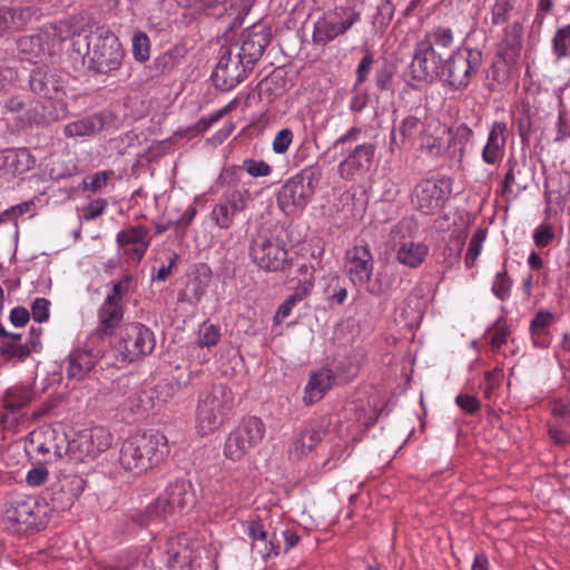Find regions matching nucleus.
Masks as SVG:
<instances>
[{
	"label": "nucleus",
	"instance_id": "41",
	"mask_svg": "<svg viewBox=\"0 0 570 570\" xmlns=\"http://www.w3.org/2000/svg\"><path fill=\"white\" fill-rule=\"evenodd\" d=\"M4 108L8 112L17 115V118L22 126L31 125L32 122H37L40 119L38 107L30 106L29 108H26L24 102L18 97L8 99L6 101Z\"/></svg>",
	"mask_w": 570,
	"mask_h": 570
},
{
	"label": "nucleus",
	"instance_id": "55",
	"mask_svg": "<svg viewBox=\"0 0 570 570\" xmlns=\"http://www.w3.org/2000/svg\"><path fill=\"white\" fill-rule=\"evenodd\" d=\"M220 340L219 328L215 325H204L199 332L198 344L204 347L215 346Z\"/></svg>",
	"mask_w": 570,
	"mask_h": 570
},
{
	"label": "nucleus",
	"instance_id": "27",
	"mask_svg": "<svg viewBox=\"0 0 570 570\" xmlns=\"http://www.w3.org/2000/svg\"><path fill=\"white\" fill-rule=\"evenodd\" d=\"M40 347L39 333L35 334L31 330L30 337L22 342L20 334H10L0 346V354L6 358H17L19 361L28 357L32 352H37Z\"/></svg>",
	"mask_w": 570,
	"mask_h": 570
},
{
	"label": "nucleus",
	"instance_id": "35",
	"mask_svg": "<svg viewBox=\"0 0 570 570\" xmlns=\"http://www.w3.org/2000/svg\"><path fill=\"white\" fill-rule=\"evenodd\" d=\"M98 362L97 356L89 350H73L68 356L66 372L69 379L82 380Z\"/></svg>",
	"mask_w": 570,
	"mask_h": 570
},
{
	"label": "nucleus",
	"instance_id": "24",
	"mask_svg": "<svg viewBox=\"0 0 570 570\" xmlns=\"http://www.w3.org/2000/svg\"><path fill=\"white\" fill-rule=\"evenodd\" d=\"M245 533L250 539L252 548L256 550L263 560L277 557L281 552V546L275 534L269 535L263 523L258 519L247 522Z\"/></svg>",
	"mask_w": 570,
	"mask_h": 570
},
{
	"label": "nucleus",
	"instance_id": "56",
	"mask_svg": "<svg viewBox=\"0 0 570 570\" xmlns=\"http://www.w3.org/2000/svg\"><path fill=\"white\" fill-rule=\"evenodd\" d=\"M111 173L99 171L91 176H88L83 180V188L91 191H97L104 188L110 179Z\"/></svg>",
	"mask_w": 570,
	"mask_h": 570
},
{
	"label": "nucleus",
	"instance_id": "25",
	"mask_svg": "<svg viewBox=\"0 0 570 570\" xmlns=\"http://www.w3.org/2000/svg\"><path fill=\"white\" fill-rule=\"evenodd\" d=\"M178 3L198 10L214 9L213 14L216 16L229 12L236 17H244L249 12L254 0H178Z\"/></svg>",
	"mask_w": 570,
	"mask_h": 570
},
{
	"label": "nucleus",
	"instance_id": "57",
	"mask_svg": "<svg viewBox=\"0 0 570 570\" xmlns=\"http://www.w3.org/2000/svg\"><path fill=\"white\" fill-rule=\"evenodd\" d=\"M373 62V53L366 52L361 59L356 70V80L358 83L364 82L367 79L372 70Z\"/></svg>",
	"mask_w": 570,
	"mask_h": 570
},
{
	"label": "nucleus",
	"instance_id": "1",
	"mask_svg": "<svg viewBox=\"0 0 570 570\" xmlns=\"http://www.w3.org/2000/svg\"><path fill=\"white\" fill-rule=\"evenodd\" d=\"M168 452L167 438L164 434H137L122 443L119 463L125 470L140 474L160 463Z\"/></svg>",
	"mask_w": 570,
	"mask_h": 570
},
{
	"label": "nucleus",
	"instance_id": "54",
	"mask_svg": "<svg viewBox=\"0 0 570 570\" xmlns=\"http://www.w3.org/2000/svg\"><path fill=\"white\" fill-rule=\"evenodd\" d=\"M50 302L43 297H37L31 304V316L37 323H42L49 320L50 316Z\"/></svg>",
	"mask_w": 570,
	"mask_h": 570
},
{
	"label": "nucleus",
	"instance_id": "14",
	"mask_svg": "<svg viewBox=\"0 0 570 570\" xmlns=\"http://www.w3.org/2000/svg\"><path fill=\"white\" fill-rule=\"evenodd\" d=\"M451 194L446 180L426 179L419 183L413 193V204L422 214L434 215L441 210Z\"/></svg>",
	"mask_w": 570,
	"mask_h": 570
},
{
	"label": "nucleus",
	"instance_id": "10",
	"mask_svg": "<svg viewBox=\"0 0 570 570\" xmlns=\"http://www.w3.org/2000/svg\"><path fill=\"white\" fill-rule=\"evenodd\" d=\"M249 253L257 266L267 272L281 271L287 263L283 243L267 233H259L253 238Z\"/></svg>",
	"mask_w": 570,
	"mask_h": 570
},
{
	"label": "nucleus",
	"instance_id": "59",
	"mask_svg": "<svg viewBox=\"0 0 570 570\" xmlns=\"http://www.w3.org/2000/svg\"><path fill=\"white\" fill-rule=\"evenodd\" d=\"M456 404L466 413H474L480 409V402L472 395H458L455 397Z\"/></svg>",
	"mask_w": 570,
	"mask_h": 570
},
{
	"label": "nucleus",
	"instance_id": "6",
	"mask_svg": "<svg viewBox=\"0 0 570 570\" xmlns=\"http://www.w3.org/2000/svg\"><path fill=\"white\" fill-rule=\"evenodd\" d=\"M266 434L265 423L257 416H247L227 435L224 444L226 459L237 462L257 448Z\"/></svg>",
	"mask_w": 570,
	"mask_h": 570
},
{
	"label": "nucleus",
	"instance_id": "26",
	"mask_svg": "<svg viewBox=\"0 0 570 570\" xmlns=\"http://www.w3.org/2000/svg\"><path fill=\"white\" fill-rule=\"evenodd\" d=\"M166 564L169 570H196L194 551L186 539L171 538L166 543Z\"/></svg>",
	"mask_w": 570,
	"mask_h": 570
},
{
	"label": "nucleus",
	"instance_id": "19",
	"mask_svg": "<svg viewBox=\"0 0 570 570\" xmlns=\"http://www.w3.org/2000/svg\"><path fill=\"white\" fill-rule=\"evenodd\" d=\"M116 242L124 255L139 263L150 245L149 229L141 225L130 226L117 234Z\"/></svg>",
	"mask_w": 570,
	"mask_h": 570
},
{
	"label": "nucleus",
	"instance_id": "18",
	"mask_svg": "<svg viewBox=\"0 0 570 570\" xmlns=\"http://www.w3.org/2000/svg\"><path fill=\"white\" fill-rule=\"evenodd\" d=\"M249 200V193L242 189L226 191L219 203L213 208L210 216L215 224L223 229H228L237 213L244 210Z\"/></svg>",
	"mask_w": 570,
	"mask_h": 570
},
{
	"label": "nucleus",
	"instance_id": "28",
	"mask_svg": "<svg viewBox=\"0 0 570 570\" xmlns=\"http://www.w3.org/2000/svg\"><path fill=\"white\" fill-rule=\"evenodd\" d=\"M41 435L43 440L38 441L36 451L39 454L48 456L46 463L53 462L67 455L68 436L65 432L48 428Z\"/></svg>",
	"mask_w": 570,
	"mask_h": 570
},
{
	"label": "nucleus",
	"instance_id": "47",
	"mask_svg": "<svg viewBox=\"0 0 570 570\" xmlns=\"http://www.w3.org/2000/svg\"><path fill=\"white\" fill-rule=\"evenodd\" d=\"M132 55L137 61L145 62L150 58V41L145 32H137L132 37Z\"/></svg>",
	"mask_w": 570,
	"mask_h": 570
},
{
	"label": "nucleus",
	"instance_id": "62",
	"mask_svg": "<svg viewBox=\"0 0 570 570\" xmlns=\"http://www.w3.org/2000/svg\"><path fill=\"white\" fill-rule=\"evenodd\" d=\"M362 129L360 127L353 126L333 142V147L337 148L346 142L357 141L360 139Z\"/></svg>",
	"mask_w": 570,
	"mask_h": 570
},
{
	"label": "nucleus",
	"instance_id": "2",
	"mask_svg": "<svg viewBox=\"0 0 570 570\" xmlns=\"http://www.w3.org/2000/svg\"><path fill=\"white\" fill-rule=\"evenodd\" d=\"M234 406V394L224 384H212L198 395L196 431L200 436L217 432L227 421Z\"/></svg>",
	"mask_w": 570,
	"mask_h": 570
},
{
	"label": "nucleus",
	"instance_id": "48",
	"mask_svg": "<svg viewBox=\"0 0 570 570\" xmlns=\"http://www.w3.org/2000/svg\"><path fill=\"white\" fill-rule=\"evenodd\" d=\"M556 238L554 230L551 225L547 223L539 224L532 234V239L535 247L542 249L550 246Z\"/></svg>",
	"mask_w": 570,
	"mask_h": 570
},
{
	"label": "nucleus",
	"instance_id": "61",
	"mask_svg": "<svg viewBox=\"0 0 570 570\" xmlns=\"http://www.w3.org/2000/svg\"><path fill=\"white\" fill-rule=\"evenodd\" d=\"M544 200H546V215L550 216L552 212L556 210V207H562L561 195L557 191L546 189L544 191Z\"/></svg>",
	"mask_w": 570,
	"mask_h": 570
},
{
	"label": "nucleus",
	"instance_id": "3",
	"mask_svg": "<svg viewBox=\"0 0 570 570\" xmlns=\"http://www.w3.org/2000/svg\"><path fill=\"white\" fill-rule=\"evenodd\" d=\"M75 22L76 18L71 17L46 24L36 35L21 37L18 40L19 52L29 61L42 60L51 56L60 42L81 32Z\"/></svg>",
	"mask_w": 570,
	"mask_h": 570
},
{
	"label": "nucleus",
	"instance_id": "16",
	"mask_svg": "<svg viewBox=\"0 0 570 570\" xmlns=\"http://www.w3.org/2000/svg\"><path fill=\"white\" fill-rule=\"evenodd\" d=\"M376 147L372 142L355 146L337 165V175L348 181L362 178L371 168Z\"/></svg>",
	"mask_w": 570,
	"mask_h": 570
},
{
	"label": "nucleus",
	"instance_id": "15",
	"mask_svg": "<svg viewBox=\"0 0 570 570\" xmlns=\"http://www.w3.org/2000/svg\"><path fill=\"white\" fill-rule=\"evenodd\" d=\"M412 78L420 82H431L444 76V61L435 48L428 42L417 41L410 66Z\"/></svg>",
	"mask_w": 570,
	"mask_h": 570
},
{
	"label": "nucleus",
	"instance_id": "33",
	"mask_svg": "<svg viewBox=\"0 0 570 570\" xmlns=\"http://www.w3.org/2000/svg\"><path fill=\"white\" fill-rule=\"evenodd\" d=\"M334 382L335 376L328 368L312 373L305 386L304 403L309 405L322 400L326 392L332 389Z\"/></svg>",
	"mask_w": 570,
	"mask_h": 570
},
{
	"label": "nucleus",
	"instance_id": "44",
	"mask_svg": "<svg viewBox=\"0 0 570 570\" xmlns=\"http://www.w3.org/2000/svg\"><path fill=\"white\" fill-rule=\"evenodd\" d=\"M487 235L485 232L482 229H478L471 237L468 246V250L465 254L464 263L468 268H471L474 266L475 262L478 261L483 243L485 242Z\"/></svg>",
	"mask_w": 570,
	"mask_h": 570
},
{
	"label": "nucleus",
	"instance_id": "20",
	"mask_svg": "<svg viewBox=\"0 0 570 570\" xmlns=\"http://www.w3.org/2000/svg\"><path fill=\"white\" fill-rule=\"evenodd\" d=\"M345 268L355 285L366 284L373 273V257L367 246H354L346 253Z\"/></svg>",
	"mask_w": 570,
	"mask_h": 570
},
{
	"label": "nucleus",
	"instance_id": "32",
	"mask_svg": "<svg viewBox=\"0 0 570 570\" xmlns=\"http://www.w3.org/2000/svg\"><path fill=\"white\" fill-rule=\"evenodd\" d=\"M423 125L415 116L405 117L399 127L391 130L390 151L396 153L407 144H413L415 137L421 132Z\"/></svg>",
	"mask_w": 570,
	"mask_h": 570
},
{
	"label": "nucleus",
	"instance_id": "23",
	"mask_svg": "<svg viewBox=\"0 0 570 570\" xmlns=\"http://www.w3.org/2000/svg\"><path fill=\"white\" fill-rule=\"evenodd\" d=\"M271 42V29L266 27L248 29L243 38L238 57L252 67L263 56Z\"/></svg>",
	"mask_w": 570,
	"mask_h": 570
},
{
	"label": "nucleus",
	"instance_id": "49",
	"mask_svg": "<svg viewBox=\"0 0 570 570\" xmlns=\"http://www.w3.org/2000/svg\"><path fill=\"white\" fill-rule=\"evenodd\" d=\"M242 168L254 178L267 177L272 174V167L262 159L246 158L243 160Z\"/></svg>",
	"mask_w": 570,
	"mask_h": 570
},
{
	"label": "nucleus",
	"instance_id": "46",
	"mask_svg": "<svg viewBox=\"0 0 570 570\" xmlns=\"http://www.w3.org/2000/svg\"><path fill=\"white\" fill-rule=\"evenodd\" d=\"M512 281L505 269L498 272L492 283V293L500 301H505L511 293Z\"/></svg>",
	"mask_w": 570,
	"mask_h": 570
},
{
	"label": "nucleus",
	"instance_id": "37",
	"mask_svg": "<svg viewBox=\"0 0 570 570\" xmlns=\"http://www.w3.org/2000/svg\"><path fill=\"white\" fill-rule=\"evenodd\" d=\"M104 127L100 115H91L71 122L63 128V134L69 138H86L99 132Z\"/></svg>",
	"mask_w": 570,
	"mask_h": 570
},
{
	"label": "nucleus",
	"instance_id": "11",
	"mask_svg": "<svg viewBox=\"0 0 570 570\" xmlns=\"http://www.w3.org/2000/svg\"><path fill=\"white\" fill-rule=\"evenodd\" d=\"M155 345V336L150 328L140 323H131L124 328L117 350L121 361L132 362L150 354Z\"/></svg>",
	"mask_w": 570,
	"mask_h": 570
},
{
	"label": "nucleus",
	"instance_id": "8",
	"mask_svg": "<svg viewBox=\"0 0 570 570\" xmlns=\"http://www.w3.org/2000/svg\"><path fill=\"white\" fill-rule=\"evenodd\" d=\"M111 442V434L104 428L82 430L68 439L67 455L75 462L92 461L108 450Z\"/></svg>",
	"mask_w": 570,
	"mask_h": 570
},
{
	"label": "nucleus",
	"instance_id": "43",
	"mask_svg": "<svg viewBox=\"0 0 570 570\" xmlns=\"http://www.w3.org/2000/svg\"><path fill=\"white\" fill-rule=\"evenodd\" d=\"M517 0H493L491 6V22L493 26H502L508 22L515 9Z\"/></svg>",
	"mask_w": 570,
	"mask_h": 570
},
{
	"label": "nucleus",
	"instance_id": "58",
	"mask_svg": "<svg viewBox=\"0 0 570 570\" xmlns=\"http://www.w3.org/2000/svg\"><path fill=\"white\" fill-rule=\"evenodd\" d=\"M107 206V202L104 199H97L88 204L83 208L82 218L85 220H94L99 217Z\"/></svg>",
	"mask_w": 570,
	"mask_h": 570
},
{
	"label": "nucleus",
	"instance_id": "40",
	"mask_svg": "<svg viewBox=\"0 0 570 570\" xmlns=\"http://www.w3.org/2000/svg\"><path fill=\"white\" fill-rule=\"evenodd\" d=\"M320 433L315 430L302 432L292 443L289 449L291 456L299 460L306 456L320 443Z\"/></svg>",
	"mask_w": 570,
	"mask_h": 570
},
{
	"label": "nucleus",
	"instance_id": "21",
	"mask_svg": "<svg viewBox=\"0 0 570 570\" xmlns=\"http://www.w3.org/2000/svg\"><path fill=\"white\" fill-rule=\"evenodd\" d=\"M35 165V159L24 148L4 149L0 151V178L10 181L22 175Z\"/></svg>",
	"mask_w": 570,
	"mask_h": 570
},
{
	"label": "nucleus",
	"instance_id": "4",
	"mask_svg": "<svg viewBox=\"0 0 570 570\" xmlns=\"http://www.w3.org/2000/svg\"><path fill=\"white\" fill-rule=\"evenodd\" d=\"M52 509L45 500L17 495L6 502L3 522L13 532L40 531L51 518Z\"/></svg>",
	"mask_w": 570,
	"mask_h": 570
},
{
	"label": "nucleus",
	"instance_id": "39",
	"mask_svg": "<svg viewBox=\"0 0 570 570\" xmlns=\"http://www.w3.org/2000/svg\"><path fill=\"white\" fill-rule=\"evenodd\" d=\"M30 88L35 94L52 98L60 89L56 76L43 68H37L30 76Z\"/></svg>",
	"mask_w": 570,
	"mask_h": 570
},
{
	"label": "nucleus",
	"instance_id": "36",
	"mask_svg": "<svg viewBox=\"0 0 570 570\" xmlns=\"http://www.w3.org/2000/svg\"><path fill=\"white\" fill-rule=\"evenodd\" d=\"M522 23L514 21L504 29L503 39L500 45V55L507 61H514L522 49Z\"/></svg>",
	"mask_w": 570,
	"mask_h": 570
},
{
	"label": "nucleus",
	"instance_id": "45",
	"mask_svg": "<svg viewBox=\"0 0 570 570\" xmlns=\"http://www.w3.org/2000/svg\"><path fill=\"white\" fill-rule=\"evenodd\" d=\"M553 52L558 59L570 57V24L560 28L552 40Z\"/></svg>",
	"mask_w": 570,
	"mask_h": 570
},
{
	"label": "nucleus",
	"instance_id": "64",
	"mask_svg": "<svg viewBox=\"0 0 570 570\" xmlns=\"http://www.w3.org/2000/svg\"><path fill=\"white\" fill-rule=\"evenodd\" d=\"M551 413L554 416L564 417L570 414V400L558 399L551 404Z\"/></svg>",
	"mask_w": 570,
	"mask_h": 570
},
{
	"label": "nucleus",
	"instance_id": "29",
	"mask_svg": "<svg viewBox=\"0 0 570 570\" xmlns=\"http://www.w3.org/2000/svg\"><path fill=\"white\" fill-rule=\"evenodd\" d=\"M35 399V391L29 386L9 387L3 396V407L6 413L2 415V422L17 423L18 419L12 416L16 412L26 407Z\"/></svg>",
	"mask_w": 570,
	"mask_h": 570
},
{
	"label": "nucleus",
	"instance_id": "22",
	"mask_svg": "<svg viewBox=\"0 0 570 570\" xmlns=\"http://www.w3.org/2000/svg\"><path fill=\"white\" fill-rule=\"evenodd\" d=\"M509 130L505 121H493L489 129L487 142L482 148L481 158L487 165H498L505 154Z\"/></svg>",
	"mask_w": 570,
	"mask_h": 570
},
{
	"label": "nucleus",
	"instance_id": "51",
	"mask_svg": "<svg viewBox=\"0 0 570 570\" xmlns=\"http://www.w3.org/2000/svg\"><path fill=\"white\" fill-rule=\"evenodd\" d=\"M294 139V134L289 128H283L275 134L272 142V149L277 155L287 153Z\"/></svg>",
	"mask_w": 570,
	"mask_h": 570
},
{
	"label": "nucleus",
	"instance_id": "60",
	"mask_svg": "<svg viewBox=\"0 0 570 570\" xmlns=\"http://www.w3.org/2000/svg\"><path fill=\"white\" fill-rule=\"evenodd\" d=\"M30 320V313L26 307L17 306L10 312V321L17 327L24 326Z\"/></svg>",
	"mask_w": 570,
	"mask_h": 570
},
{
	"label": "nucleus",
	"instance_id": "5",
	"mask_svg": "<svg viewBox=\"0 0 570 570\" xmlns=\"http://www.w3.org/2000/svg\"><path fill=\"white\" fill-rule=\"evenodd\" d=\"M88 68L107 75L120 68L124 49L118 37L106 28H97L86 38Z\"/></svg>",
	"mask_w": 570,
	"mask_h": 570
},
{
	"label": "nucleus",
	"instance_id": "12",
	"mask_svg": "<svg viewBox=\"0 0 570 570\" xmlns=\"http://www.w3.org/2000/svg\"><path fill=\"white\" fill-rule=\"evenodd\" d=\"M481 63V52L469 48L458 49L452 52L444 63L443 76L451 87L464 88L469 85L472 75L476 72Z\"/></svg>",
	"mask_w": 570,
	"mask_h": 570
},
{
	"label": "nucleus",
	"instance_id": "63",
	"mask_svg": "<svg viewBox=\"0 0 570 570\" xmlns=\"http://www.w3.org/2000/svg\"><path fill=\"white\" fill-rule=\"evenodd\" d=\"M313 283L311 281H305L295 288L294 293L288 296L295 304L303 301L312 291Z\"/></svg>",
	"mask_w": 570,
	"mask_h": 570
},
{
	"label": "nucleus",
	"instance_id": "52",
	"mask_svg": "<svg viewBox=\"0 0 570 570\" xmlns=\"http://www.w3.org/2000/svg\"><path fill=\"white\" fill-rule=\"evenodd\" d=\"M49 476V471L43 463H37L26 474V483L29 487L36 488L43 484Z\"/></svg>",
	"mask_w": 570,
	"mask_h": 570
},
{
	"label": "nucleus",
	"instance_id": "13",
	"mask_svg": "<svg viewBox=\"0 0 570 570\" xmlns=\"http://www.w3.org/2000/svg\"><path fill=\"white\" fill-rule=\"evenodd\" d=\"M314 195L313 178L307 181L303 175L287 179L277 194V204L283 213L292 215L303 210Z\"/></svg>",
	"mask_w": 570,
	"mask_h": 570
},
{
	"label": "nucleus",
	"instance_id": "7",
	"mask_svg": "<svg viewBox=\"0 0 570 570\" xmlns=\"http://www.w3.org/2000/svg\"><path fill=\"white\" fill-rule=\"evenodd\" d=\"M360 19V13L352 8H336L324 12L314 22L312 41L316 46H326L345 35Z\"/></svg>",
	"mask_w": 570,
	"mask_h": 570
},
{
	"label": "nucleus",
	"instance_id": "38",
	"mask_svg": "<svg viewBox=\"0 0 570 570\" xmlns=\"http://www.w3.org/2000/svg\"><path fill=\"white\" fill-rule=\"evenodd\" d=\"M428 254L429 246L426 244L421 242H406L399 247L396 259L404 266L416 268L425 261Z\"/></svg>",
	"mask_w": 570,
	"mask_h": 570
},
{
	"label": "nucleus",
	"instance_id": "42",
	"mask_svg": "<svg viewBox=\"0 0 570 570\" xmlns=\"http://www.w3.org/2000/svg\"><path fill=\"white\" fill-rule=\"evenodd\" d=\"M420 41L428 42L431 48L439 47L449 49L454 42V35L449 27H435L428 31Z\"/></svg>",
	"mask_w": 570,
	"mask_h": 570
},
{
	"label": "nucleus",
	"instance_id": "50",
	"mask_svg": "<svg viewBox=\"0 0 570 570\" xmlns=\"http://www.w3.org/2000/svg\"><path fill=\"white\" fill-rule=\"evenodd\" d=\"M450 134H451L450 146L458 148L461 154H462L463 149L465 148V146L473 138L472 129L464 124L459 125L456 128L451 130Z\"/></svg>",
	"mask_w": 570,
	"mask_h": 570
},
{
	"label": "nucleus",
	"instance_id": "9",
	"mask_svg": "<svg viewBox=\"0 0 570 570\" xmlns=\"http://www.w3.org/2000/svg\"><path fill=\"white\" fill-rule=\"evenodd\" d=\"M194 501L191 483L185 479L170 482L158 499L147 507L148 522L183 511Z\"/></svg>",
	"mask_w": 570,
	"mask_h": 570
},
{
	"label": "nucleus",
	"instance_id": "53",
	"mask_svg": "<svg viewBox=\"0 0 570 570\" xmlns=\"http://www.w3.org/2000/svg\"><path fill=\"white\" fill-rule=\"evenodd\" d=\"M232 105H233V102L228 104L227 106H225L220 109L215 110L214 112H212L210 115H208L206 117H202L196 122V126H195L196 130L199 132H204V131L208 130L214 124H216L219 119H222L230 110Z\"/></svg>",
	"mask_w": 570,
	"mask_h": 570
},
{
	"label": "nucleus",
	"instance_id": "30",
	"mask_svg": "<svg viewBox=\"0 0 570 570\" xmlns=\"http://www.w3.org/2000/svg\"><path fill=\"white\" fill-rule=\"evenodd\" d=\"M124 318V311L120 304L110 303L104 299L98 309V325L95 330L99 338L111 336Z\"/></svg>",
	"mask_w": 570,
	"mask_h": 570
},
{
	"label": "nucleus",
	"instance_id": "17",
	"mask_svg": "<svg viewBox=\"0 0 570 570\" xmlns=\"http://www.w3.org/2000/svg\"><path fill=\"white\" fill-rule=\"evenodd\" d=\"M250 68L243 62L238 56L233 57L229 50H226L219 58L212 78L215 86L224 91L232 90L246 78V71Z\"/></svg>",
	"mask_w": 570,
	"mask_h": 570
},
{
	"label": "nucleus",
	"instance_id": "31",
	"mask_svg": "<svg viewBox=\"0 0 570 570\" xmlns=\"http://www.w3.org/2000/svg\"><path fill=\"white\" fill-rule=\"evenodd\" d=\"M36 11L32 8L13 9L7 6L0 7V38L24 28L33 18Z\"/></svg>",
	"mask_w": 570,
	"mask_h": 570
},
{
	"label": "nucleus",
	"instance_id": "34",
	"mask_svg": "<svg viewBox=\"0 0 570 570\" xmlns=\"http://www.w3.org/2000/svg\"><path fill=\"white\" fill-rule=\"evenodd\" d=\"M556 322V315L549 311L540 309L530 322V335L535 347L546 348L551 344L550 328Z\"/></svg>",
	"mask_w": 570,
	"mask_h": 570
}]
</instances>
